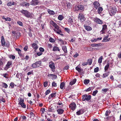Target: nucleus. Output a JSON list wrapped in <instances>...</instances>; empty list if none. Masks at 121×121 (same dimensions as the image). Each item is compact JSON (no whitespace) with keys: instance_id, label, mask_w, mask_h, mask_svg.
<instances>
[{"instance_id":"393cba45","label":"nucleus","mask_w":121,"mask_h":121,"mask_svg":"<svg viewBox=\"0 0 121 121\" xmlns=\"http://www.w3.org/2000/svg\"><path fill=\"white\" fill-rule=\"evenodd\" d=\"M110 72H106L103 74V78H105V77H108L109 75Z\"/></svg>"},{"instance_id":"cd10ccee","label":"nucleus","mask_w":121,"mask_h":121,"mask_svg":"<svg viewBox=\"0 0 121 121\" xmlns=\"http://www.w3.org/2000/svg\"><path fill=\"white\" fill-rule=\"evenodd\" d=\"M99 44L100 43H92L91 44V46L93 47H98L100 45Z\"/></svg>"},{"instance_id":"bb28decb","label":"nucleus","mask_w":121,"mask_h":121,"mask_svg":"<svg viewBox=\"0 0 121 121\" xmlns=\"http://www.w3.org/2000/svg\"><path fill=\"white\" fill-rule=\"evenodd\" d=\"M90 80L89 79H85L84 80L83 82L84 84L86 85L88 84L90 82Z\"/></svg>"},{"instance_id":"774afa93","label":"nucleus","mask_w":121,"mask_h":121,"mask_svg":"<svg viewBox=\"0 0 121 121\" xmlns=\"http://www.w3.org/2000/svg\"><path fill=\"white\" fill-rule=\"evenodd\" d=\"M28 48V46H26L24 48V50L25 51H26L27 50Z\"/></svg>"},{"instance_id":"c85d7f7f","label":"nucleus","mask_w":121,"mask_h":121,"mask_svg":"<svg viewBox=\"0 0 121 121\" xmlns=\"http://www.w3.org/2000/svg\"><path fill=\"white\" fill-rule=\"evenodd\" d=\"M56 95V93H54L51 94L49 96L48 98L50 99L51 98V97L52 98H53Z\"/></svg>"},{"instance_id":"dca6fc26","label":"nucleus","mask_w":121,"mask_h":121,"mask_svg":"<svg viewBox=\"0 0 121 121\" xmlns=\"http://www.w3.org/2000/svg\"><path fill=\"white\" fill-rule=\"evenodd\" d=\"M93 4L94 6V7H95L96 9H97L98 7L100 6L99 3L96 1L94 2L93 3Z\"/></svg>"},{"instance_id":"423d86ee","label":"nucleus","mask_w":121,"mask_h":121,"mask_svg":"<svg viewBox=\"0 0 121 121\" xmlns=\"http://www.w3.org/2000/svg\"><path fill=\"white\" fill-rule=\"evenodd\" d=\"M12 62L10 60L9 61L4 68V70H7L9 68H10L12 66Z\"/></svg>"},{"instance_id":"37998d69","label":"nucleus","mask_w":121,"mask_h":121,"mask_svg":"<svg viewBox=\"0 0 121 121\" xmlns=\"http://www.w3.org/2000/svg\"><path fill=\"white\" fill-rule=\"evenodd\" d=\"M110 112H111L109 110V111H108V110L105 113V116H108V115L110 113Z\"/></svg>"},{"instance_id":"6ab92c4d","label":"nucleus","mask_w":121,"mask_h":121,"mask_svg":"<svg viewBox=\"0 0 121 121\" xmlns=\"http://www.w3.org/2000/svg\"><path fill=\"white\" fill-rule=\"evenodd\" d=\"M62 50L64 51V53H66L67 52V48L66 46H62Z\"/></svg>"},{"instance_id":"0e129e2a","label":"nucleus","mask_w":121,"mask_h":121,"mask_svg":"<svg viewBox=\"0 0 121 121\" xmlns=\"http://www.w3.org/2000/svg\"><path fill=\"white\" fill-rule=\"evenodd\" d=\"M43 54V53L40 52H38L37 53V55L38 56H40Z\"/></svg>"},{"instance_id":"a878e982","label":"nucleus","mask_w":121,"mask_h":121,"mask_svg":"<svg viewBox=\"0 0 121 121\" xmlns=\"http://www.w3.org/2000/svg\"><path fill=\"white\" fill-rule=\"evenodd\" d=\"M110 39V38H109L108 39H107L106 37H104V38L102 40V42H107Z\"/></svg>"},{"instance_id":"aec40b11","label":"nucleus","mask_w":121,"mask_h":121,"mask_svg":"<svg viewBox=\"0 0 121 121\" xmlns=\"http://www.w3.org/2000/svg\"><path fill=\"white\" fill-rule=\"evenodd\" d=\"M15 4H16V3L14 1H13L12 2H11L10 1L8 2L7 3V5L8 6H11L12 5H14Z\"/></svg>"},{"instance_id":"f8f14e48","label":"nucleus","mask_w":121,"mask_h":121,"mask_svg":"<svg viewBox=\"0 0 121 121\" xmlns=\"http://www.w3.org/2000/svg\"><path fill=\"white\" fill-rule=\"evenodd\" d=\"M39 3L37 0H32L30 2V4L32 5H37Z\"/></svg>"},{"instance_id":"09e8293b","label":"nucleus","mask_w":121,"mask_h":121,"mask_svg":"<svg viewBox=\"0 0 121 121\" xmlns=\"http://www.w3.org/2000/svg\"><path fill=\"white\" fill-rule=\"evenodd\" d=\"M98 92V91L97 90H95L92 93V95L94 96H95L97 94Z\"/></svg>"},{"instance_id":"7c9ffc66","label":"nucleus","mask_w":121,"mask_h":121,"mask_svg":"<svg viewBox=\"0 0 121 121\" xmlns=\"http://www.w3.org/2000/svg\"><path fill=\"white\" fill-rule=\"evenodd\" d=\"M9 57L10 59H12V60H14L15 58V56L12 55V54L9 55Z\"/></svg>"},{"instance_id":"6e6d98bb","label":"nucleus","mask_w":121,"mask_h":121,"mask_svg":"<svg viewBox=\"0 0 121 121\" xmlns=\"http://www.w3.org/2000/svg\"><path fill=\"white\" fill-rule=\"evenodd\" d=\"M44 86V87H47L48 85V82L47 81H45L44 83L43 84Z\"/></svg>"},{"instance_id":"e2e57ef3","label":"nucleus","mask_w":121,"mask_h":121,"mask_svg":"<svg viewBox=\"0 0 121 121\" xmlns=\"http://www.w3.org/2000/svg\"><path fill=\"white\" fill-rule=\"evenodd\" d=\"M50 91H51L50 90H47L45 93L46 95H47L48 94H49V93L50 92Z\"/></svg>"},{"instance_id":"4be33fe9","label":"nucleus","mask_w":121,"mask_h":121,"mask_svg":"<svg viewBox=\"0 0 121 121\" xmlns=\"http://www.w3.org/2000/svg\"><path fill=\"white\" fill-rule=\"evenodd\" d=\"M48 13L51 15H54L55 14V12L52 10H51L50 9H48L47 10Z\"/></svg>"},{"instance_id":"412c9836","label":"nucleus","mask_w":121,"mask_h":121,"mask_svg":"<svg viewBox=\"0 0 121 121\" xmlns=\"http://www.w3.org/2000/svg\"><path fill=\"white\" fill-rule=\"evenodd\" d=\"M84 26L85 29L87 31H90L92 30V28L89 26H86L84 25Z\"/></svg>"},{"instance_id":"20e7f679","label":"nucleus","mask_w":121,"mask_h":121,"mask_svg":"<svg viewBox=\"0 0 121 121\" xmlns=\"http://www.w3.org/2000/svg\"><path fill=\"white\" fill-rule=\"evenodd\" d=\"M117 11L115 7L110 8L109 10V14L111 16L114 15Z\"/></svg>"},{"instance_id":"13d9d810","label":"nucleus","mask_w":121,"mask_h":121,"mask_svg":"<svg viewBox=\"0 0 121 121\" xmlns=\"http://www.w3.org/2000/svg\"><path fill=\"white\" fill-rule=\"evenodd\" d=\"M21 117L22 119L23 120H26V117L24 115H23L21 116Z\"/></svg>"},{"instance_id":"2f4dec72","label":"nucleus","mask_w":121,"mask_h":121,"mask_svg":"<svg viewBox=\"0 0 121 121\" xmlns=\"http://www.w3.org/2000/svg\"><path fill=\"white\" fill-rule=\"evenodd\" d=\"M18 104L20 105L22 107L24 108H25L26 107V105L24 103L19 104Z\"/></svg>"},{"instance_id":"f257e3e1","label":"nucleus","mask_w":121,"mask_h":121,"mask_svg":"<svg viewBox=\"0 0 121 121\" xmlns=\"http://www.w3.org/2000/svg\"><path fill=\"white\" fill-rule=\"evenodd\" d=\"M50 24L54 26L55 28L53 30L57 34L60 35L61 36H63L64 35L62 34L60 27L56 23L52 21H51L50 22Z\"/></svg>"},{"instance_id":"9b49d317","label":"nucleus","mask_w":121,"mask_h":121,"mask_svg":"<svg viewBox=\"0 0 121 121\" xmlns=\"http://www.w3.org/2000/svg\"><path fill=\"white\" fill-rule=\"evenodd\" d=\"M78 18L82 22L85 20V19L84 16L82 13H80L79 14Z\"/></svg>"},{"instance_id":"b1692460","label":"nucleus","mask_w":121,"mask_h":121,"mask_svg":"<svg viewBox=\"0 0 121 121\" xmlns=\"http://www.w3.org/2000/svg\"><path fill=\"white\" fill-rule=\"evenodd\" d=\"M77 80L76 78L74 79L73 80L71 81L69 83V85L72 86L76 82Z\"/></svg>"},{"instance_id":"ddd939ff","label":"nucleus","mask_w":121,"mask_h":121,"mask_svg":"<svg viewBox=\"0 0 121 121\" xmlns=\"http://www.w3.org/2000/svg\"><path fill=\"white\" fill-rule=\"evenodd\" d=\"M94 20L95 22L98 24H102L103 23L102 21L97 18H94Z\"/></svg>"},{"instance_id":"3c124183","label":"nucleus","mask_w":121,"mask_h":121,"mask_svg":"<svg viewBox=\"0 0 121 121\" xmlns=\"http://www.w3.org/2000/svg\"><path fill=\"white\" fill-rule=\"evenodd\" d=\"M107 26L106 24H104L103 26V29L105 30L107 29Z\"/></svg>"},{"instance_id":"69168bd1","label":"nucleus","mask_w":121,"mask_h":121,"mask_svg":"<svg viewBox=\"0 0 121 121\" xmlns=\"http://www.w3.org/2000/svg\"><path fill=\"white\" fill-rule=\"evenodd\" d=\"M19 55L20 56V57H24V56L25 54H24L22 53L21 52L19 54Z\"/></svg>"},{"instance_id":"a211bd4d","label":"nucleus","mask_w":121,"mask_h":121,"mask_svg":"<svg viewBox=\"0 0 121 121\" xmlns=\"http://www.w3.org/2000/svg\"><path fill=\"white\" fill-rule=\"evenodd\" d=\"M109 61H108L107 63V65L105 66L104 67V72H106V71L108 70L109 66Z\"/></svg>"},{"instance_id":"ea45409f","label":"nucleus","mask_w":121,"mask_h":121,"mask_svg":"<svg viewBox=\"0 0 121 121\" xmlns=\"http://www.w3.org/2000/svg\"><path fill=\"white\" fill-rule=\"evenodd\" d=\"M63 18V17L61 15H59L58 16V18L60 20H61Z\"/></svg>"},{"instance_id":"603ef678","label":"nucleus","mask_w":121,"mask_h":121,"mask_svg":"<svg viewBox=\"0 0 121 121\" xmlns=\"http://www.w3.org/2000/svg\"><path fill=\"white\" fill-rule=\"evenodd\" d=\"M99 68L98 67H97L94 69V72L96 73L98 72L99 71Z\"/></svg>"},{"instance_id":"4468645a","label":"nucleus","mask_w":121,"mask_h":121,"mask_svg":"<svg viewBox=\"0 0 121 121\" xmlns=\"http://www.w3.org/2000/svg\"><path fill=\"white\" fill-rule=\"evenodd\" d=\"M84 112V110L83 109H80L78 111L76 112V114L77 115H80L82 114Z\"/></svg>"},{"instance_id":"a19ab883","label":"nucleus","mask_w":121,"mask_h":121,"mask_svg":"<svg viewBox=\"0 0 121 121\" xmlns=\"http://www.w3.org/2000/svg\"><path fill=\"white\" fill-rule=\"evenodd\" d=\"M64 30L68 33H69L70 32V30L67 28H64Z\"/></svg>"},{"instance_id":"338daca9","label":"nucleus","mask_w":121,"mask_h":121,"mask_svg":"<svg viewBox=\"0 0 121 121\" xmlns=\"http://www.w3.org/2000/svg\"><path fill=\"white\" fill-rule=\"evenodd\" d=\"M25 6H28L30 5L29 3H28L26 2H25Z\"/></svg>"},{"instance_id":"f704fd0d","label":"nucleus","mask_w":121,"mask_h":121,"mask_svg":"<svg viewBox=\"0 0 121 121\" xmlns=\"http://www.w3.org/2000/svg\"><path fill=\"white\" fill-rule=\"evenodd\" d=\"M65 85V83L64 82H62L61 83L60 86V88L61 89H63Z\"/></svg>"},{"instance_id":"4c0bfd02","label":"nucleus","mask_w":121,"mask_h":121,"mask_svg":"<svg viewBox=\"0 0 121 121\" xmlns=\"http://www.w3.org/2000/svg\"><path fill=\"white\" fill-rule=\"evenodd\" d=\"M93 87H89L88 88L85 90L86 92L89 91H91V89H93L94 88Z\"/></svg>"},{"instance_id":"9d476101","label":"nucleus","mask_w":121,"mask_h":121,"mask_svg":"<svg viewBox=\"0 0 121 121\" xmlns=\"http://www.w3.org/2000/svg\"><path fill=\"white\" fill-rule=\"evenodd\" d=\"M69 108L73 111H74L76 107V105L75 103L73 102L70 104Z\"/></svg>"},{"instance_id":"c9c22d12","label":"nucleus","mask_w":121,"mask_h":121,"mask_svg":"<svg viewBox=\"0 0 121 121\" xmlns=\"http://www.w3.org/2000/svg\"><path fill=\"white\" fill-rule=\"evenodd\" d=\"M3 76H4V78H8V77L9 76V75L8 74L6 73H3V74L2 75Z\"/></svg>"},{"instance_id":"39448f33","label":"nucleus","mask_w":121,"mask_h":121,"mask_svg":"<svg viewBox=\"0 0 121 121\" xmlns=\"http://www.w3.org/2000/svg\"><path fill=\"white\" fill-rule=\"evenodd\" d=\"M41 62L40 61H36L35 63L32 64L31 67L34 68H38L41 65Z\"/></svg>"},{"instance_id":"4d7b16f0","label":"nucleus","mask_w":121,"mask_h":121,"mask_svg":"<svg viewBox=\"0 0 121 121\" xmlns=\"http://www.w3.org/2000/svg\"><path fill=\"white\" fill-rule=\"evenodd\" d=\"M24 101L23 99L21 98L20 101H19L18 104L22 103H23Z\"/></svg>"},{"instance_id":"72a5a7b5","label":"nucleus","mask_w":121,"mask_h":121,"mask_svg":"<svg viewBox=\"0 0 121 121\" xmlns=\"http://www.w3.org/2000/svg\"><path fill=\"white\" fill-rule=\"evenodd\" d=\"M103 57L102 56L100 57L98 60V63L99 64L101 63L102 61V60L103 59Z\"/></svg>"},{"instance_id":"1a4fd4ad","label":"nucleus","mask_w":121,"mask_h":121,"mask_svg":"<svg viewBox=\"0 0 121 121\" xmlns=\"http://www.w3.org/2000/svg\"><path fill=\"white\" fill-rule=\"evenodd\" d=\"M49 64V67L51 69L52 71L53 72L55 71V64L52 61L50 62Z\"/></svg>"},{"instance_id":"e433bc0d","label":"nucleus","mask_w":121,"mask_h":121,"mask_svg":"<svg viewBox=\"0 0 121 121\" xmlns=\"http://www.w3.org/2000/svg\"><path fill=\"white\" fill-rule=\"evenodd\" d=\"M88 63L89 65H91V64L92 62V59H88L87 60Z\"/></svg>"},{"instance_id":"473e14b6","label":"nucleus","mask_w":121,"mask_h":121,"mask_svg":"<svg viewBox=\"0 0 121 121\" xmlns=\"http://www.w3.org/2000/svg\"><path fill=\"white\" fill-rule=\"evenodd\" d=\"M78 8L80 10H82L84 9V6L82 5H79L78 6Z\"/></svg>"},{"instance_id":"79ce46f5","label":"nucleus","mask_w":121,"mask_h":121,"mask_svg":"<svg viewBox=\"0 0 121 121\" xmlns=\"http://www.w3.org/2000/svg\"><path fill=\"white\" fill-rule=\"evenodd\" d=\"M48 77H50L51 76H53L54 77H54H55V78H57V77L56 76V75H54L53 74H48Z\"/></svg>"},{"instance_id":"2eb2a0df","label":"nucleus","mask_w":121,"mask_h":121,"mask_svg":"<svg viewBox=\"0 0 121 121\" xmlns=\"http://www.w3.org/2000/svg\"><path fill=\"white\" fill-rule=\"evenodd\" d=\"M32 47L36 51L38 49V46L35 43H33L31 44Z\"/></svg>"},{"instance_id":"6e6552de","label":"nucleus","mask_w":121,"mask_h":121,"mask_svg":"<svg viewBox=\"0 0 121 121\" xmlns=\"http://www.w3.org/2000/svg\"><path fill=\"white\" fill-rule=\"evenodd\" d=\"M12 32V36H13L15 38L17 39H18L19 37L21 36L20 32L14 31H13Z\"/></svg>"},{"instance_id":"c03bdc74","label":"nucleus","mask_w":121,"mask_h":121,"mask_svg":"<svg viewBox=\"0 0 121 121\" xmlns=\"http://www.w3.org/2000/svg\"><path fill=\"white\" fill-rule=\"evenodd\" d=\"M10 85L11 87V88H13L14 86V84L13 82H11L10 83Z\"/></svg>"},{"instance_id":"7ed1b4c3","label":"nucleus","mask_w":121,"mask_h":121,"mask_svg":"<svg viewBox=\"0 0 121 121\" xmlns=\"http://www.w3.org/2000/svg\"><path fill=\"white\" fill-rule=\"evenodd\" d=\"M91 96L90 95H87L86 94H85L82 96V101L86 100L87 101H89L91 99Z\"/></svg>"},{"instance_id":"0eeeda50","label":"nucleus","mask_w":121,"mask_h":121,"mask_svg":"<svg viewBox=\"0 0 121 121\" xmlns=\"http://www.w3.org/2000/svg\"><path fill=\"white\" fill-rule=\"evenodd\" d=\"M1 43L3 47H8L9 46V44L5 42V39L3 36L1 37Z\"/></svg>"},{"instance_id":"f03ea898","label":"nucleus","mask_w":121,"mask_h":121,"mask_svg":"<svg viewBox=\"0 0 121 121\" xmlns=\"http://www.w3.org/2000/svg\"><path fill=\"white\" fill-rule=\"evenodd\" d=\"M22 14L26 17L31 18L32 17L33 13H30L29 11L27 10L23 9L19 11Z\"/></svg>"},{"instance_id":"de8ad7c7","label":"nucleus","mask_w":121,"mask_h":121,"mask_svg":"<svg viewBox=\"0 0 121 121\" xmlns=\"http://www.w3.org/2000/svg\"><path fill=\"white\" fill-rule=\"evenodd\" d=\"M49 40L50 42L52 43H54L55 42V40L51 37L49 39Z\"/></svg>"},{"instance_id":"bf43d9fd","label":"nucleus","mask_w":121,"mask_h":121,"mask_svg":"<svg viewBox=\"0 0 121 121\" xmlns=\"http://www.w3.org/2000/svg\"><path fill=\"white\" fill-rule=\"evenodd\" d=\"M68 22L69 23H72L73 22V19L72 18H70L69 19Z\"/></svg>"},{"instance_id":"f3484780","label":"nucleus","mask_w":121,"mask_h":121,"mask_svg":"<svg viewBox=\"0 0 121 121\" xmlns=\"http://www.w3.org/2000/svg\"><path fill=\"white\" fill-rule=\"evenodd\" d=\"M57 111L58 114L60 115L63 113L64 110L63 109L60 108L57 110Z\"/></svg>"},{"instance_id":"8fccbe9b","label":"nucleus","mask_w":121,"mask_h":121,"mask_svg":"<svg viewBox=\"0 0 121 121\" xmlns=\"http://www.w3.org/2000/svg\"><path fill=\"white\" fill-rule=\"evenodd\" d=\"M17 23L19 25L21 26H23V23H22L20 21H18L17 22Z\"/></svg>"},{"instance_id":"052dcab7","label":"nucleus","mask_w":121,"mask_h":121,"mask_svg":"<svg viewBox=\"0 0 121 121\" xmlns=\"http://www.w3.org/2000/svg\"><path fill=\"white\" fill-rule=\"evenodd\" d=\"M57 86L56 83L53 82L52 83V86L56 87Z\"/></svg>"},{"instance_id":"5fc2aeb1","label":"nucleus","mask_w":121,"mask_h":121,"mask_svg":"<svg viewBox=\"0 0 121 121\" xmlns=\"http://www.w3.org/2000/svg\"><path fill=\"white\" fill-rule=\"evenodd\" d=\"M15 50L16 51L18 52V54H20V53H21V50L19 48H15Z\"/></svg>"},{"instance_id":"49530a36","label":"nucleus","mask_w":121,"mask_h":121,"mask_svg":"<svg viewBox=\"0 0 121 121\" xmlns=\"http://www.w3.org/2000/svg\"><path fill=\"white\" fill-rule=\"evenodd\" d=\"M2 84H3V86L5 88H7L8 87L7 85L5 83L3 82Z\"/></svg>"},{"instance_id":"a18cd8bd","label":"nucleus","mask_w":121,"mask_h":121,"mask_svg":"<svg viewBox=\"0 0 121 121\" xmlns=\"http://www.w3.org/2000/svg\"><path fill=\"white\" fill-rule=\"evenodd\" d=\"M75 69L79 72H80L82 71V69L78 66H77L76 67Z\"/></svg>"},{"instance_id":"680f3d73","label":"nucleus","mask_w":121,"mask_h":121,"mask_svg":"<svg viewBox=\"0 0 121 121\" xmlns=\"http://www.w3.org/2000/svg\"><path fill=\"white\" fill-rule=\"evenodd\" d=\"M69 68V66L68 65H67L64 68V70H67Z\"/></svg>"},{"instance_id":"5701e85b","label":"nucleus","mask_w":121,"mask_h":121,"mask_svg":"<svg viewBox=\"0 0 121 121\" xmlns=\"http://www.w3.org/2000/svg\"><path fill=\"white\" fill-rule=\"evenodd\" d=\"M53 50L54 51H58L60 52V50L59 47L56 46H54L53 47Z\"/></svg>"},{"instance_id":"864d4df0","label":"nucleus","mask_w":121,"mask_h":121,"mask_svg":"<svg viewBox=\"0 0 121 121\" xmlns=\"http://www.w3.org/2000/svg\"><path fill=\"white\" fill-rule=\"evenodd\" d=\"M40 52H41L43 53V52L44 51V49L40 47L39 49Z\"/></svg>"},{"instance_id":"c756f323","label":"nucleus","mask_w":121,"mask_h":121,"mask_svg":"<svg viewBox=\"0 0 121 121\" xmlns=\"http://www.w3.org/2000/svg\"><path fill=\"white\" fill-rule=\"evenodd\" d=\"M103 8L101 7L99 8L98 9V12L99 13H101L102 11L103 10Z\"/></svg>"},{"instance_id":"58836bf2","label":"nucleus","mask_w":121,"mask_h":121,"mask_svg":"<svg viewBox=\"0 0 121 121\" xmlns=\"http://www.w3.org/2000/svg\"><path fill=\"white\" fill-rule=\"evenodd\" d=\"M67 6L68 8L70 9V8L71 7L72 5L71 3L68 2L67 3Z\"/></svg>"}]
</instances>
